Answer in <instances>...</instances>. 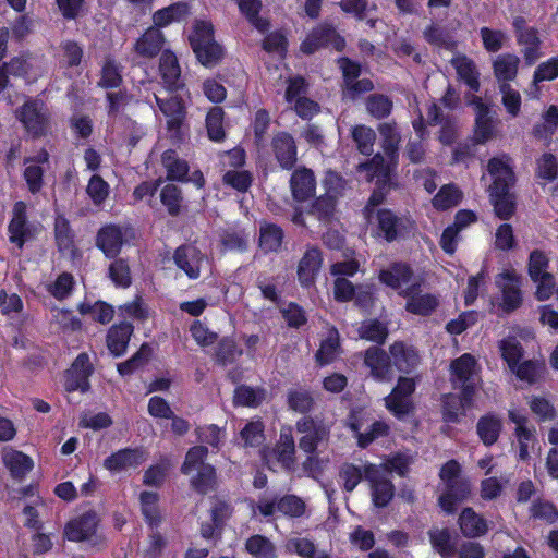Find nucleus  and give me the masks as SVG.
Wrapping results in <instances>:
<instances>
[{
  "label": "nucleus",
  "mask_w": 558,
  "mask_h": 558,
  "mask_svg": "<svg viewBox=\"0 0 558 558\" xmlns=\"http://www.w3.org/2000/svg\"><path fill=\"white\" fill-rule=\"evenodd\" d=\"M383 137V148L387 155V159L384 158V165H390V169L395 167V153L399 143V135L396 129L389 124H383L379 129Z\"/></svg>",
  "instance_id": "5fc2aeb1"
},
{
  "label": "nucleus",
  "mask_w": 558,
  "mask_h": 558,
  "mask_svg": "<svg viewBox=\"0 0 558 558\" xmlns=\"http://www.w3.org/2000/svg\"><path fill=\"white\" fill-rule=\"evenodd\" d=\"M517 43L521 46V53L527 65H533L543 56L542 40L536 28L519 35Z\"/></svg>",
  "instance_id": "e433bc0d"
},
{
  "label": "nucleus",
  "mask_w": 558,
  "mask_h": 558,
  "mask_svg": "<svg viewBox=\"0 0 558 558\" xmlns=\"http://www.w3.org/2000/svg\"><path fill=\"white\" fill-rule=\"evenodd\" d=\"M378 277L381 283L398 290L401 295H408L409 290H413L417 286V279L410 267L404 264H395L381 270Z\"/></svg>",
  "instance_id": "f8f14e48"
},
{
  "label": "nucleus",
  "mask_w": 558,
  "mask_h": 558,
  "mask_svg": "<svg viewBox=\"0 0 558 558\" xmlns=\"http://www.w3.org/2000/svg\"><path fill=\"white\" fill-rule=\"evenodd\" d=\"M223 110L219 107H214L209 110L206 117L207 133L210 140L220 142L225 137L222 125Z\"/></svg>",
  "instance_id": "bf43d9fd"
},
{
  "label": "nucleus",
  "mask_w": 558,
  "mask_h": 558,
  "mask_svg": "<svg viewBox=\"0 0 558 558\" xmlns=\"http://www.w3.org/2000/svg\"><path fill=\"white\" fill-rule=\"evenodd\" d=\"M165 38L157 27H149L136 41L135 50L144 58L155 57L162 48Z\"/></svg>",
  "instance_id": "c9c22d12"
},
{
  "label": "nucleus",
  "mask_w": 558,
  "mask_h": 558,
  "mask_svg": "<svg viewBox=\"0 0 558 558\" xmlns=\"http://www.w3.org/2000/svg\"><path fill=\"white\" fill-rule=\"evenodd\" d=\"M462 192L453 184L444 185L433 198L435 208L446 210L460 203Z\"/></svg>",
  "instance_id": "603ef678"
},
{
  "label": "nucleus",
  "mask_w": 558,
  "mask_h": 558,
  "mask_svg": "<svg viewBox=\"0 0 558 558\" xmlns=\"http://www.w3.org/2000/svg\"><path fill=\"white\" fill-rule=\"evenodd\" d=\"M19 119L35 136L44 134L48 126V111L39 100L26 101L19 111Z\"/></svg>",
  "instance_id": "ddd939ff"
},
{
  "label": "nucleus",
  "mask_w": 558,
  "mask_h": 558,
  "mask_svg": "<svg viewBox=\"0 0 558 558\" xmlns=\"http://www.w3.org/2000/svg\"><path fill=\"white\" fill-rule=\"evenodd\" d=\"M93 372V365L87 354H80L65 374L64 386L69 391H87L89 388L88 377Z\"/></svg>",
  "instance_id": "a211bd4d"
},
{
  "label": "nucleus",
  "mask_w": 558,
  "mask_h": 558,
  "mask_svg": "<svg viewBox=\"0 0 558 558\" xmlns=\"http://www.w3.org/2000/svg\"><path fill=\"white\" fill-rule=\"evenodd\" d=\"M2 462L14 478H23L34 466L31 457L12 448L3 449Z\"/></svg>",
  "instance_id": "7c9ffc66"
},
{
  "label": "nucleus",
  "mask_w": 558,
  "mask_h": 558,
  "mask_svg": "<svg viewBox=\"0 0 558 558\" xmlns=\"http://www.w3.org/2000/svg\"><path fill=\"white\" fill-rule=\"evenodd\" d=\"M329 45L337 51H340L344 47V40L331 27L322 25L306 36L301 44V50L304 53H313L320 47Z\"/></svg>",
  "instance_id": "2eb2a0df"
},
{
  "label": "nucleus",
  "mask_w": 558,
  "mask_h": 558,
  "mask_svg": "<svg viewBox=\"0 0 558 558\" xmlns=\"http://www.w3.org/2000/svg\"><path fill=\"white\" fill-rule=\"evenodd\" d=\"M48 161V154L46 151H41L36 160L26 159V168L24 170V179L27 183L28 190L32 193H36L40 190L43 183V173L44 170L39 163H45Z\"/></svg>",
  "instance_id": "37998d69"
},
{
  "label": "nucleus",
  "mask_w": 558,
  "mask_h": 558,
  "mask_svg": "<svg viewBox=\"0 0 558 558\" xmlns=\"http://www.w3.org/2000/svg\"><path fill=\"white\" fill-rule=\"evenodd\" d=\"M359 335L368 341L383 343L387 338L388 331L386 326L378 320H367L360 327Z\"/></svg>",
  "instance_id": "774afa93"
},
{
  "label": "nucleus",
  "mask_w": 558,
  "mask_h": 558,
  "mask_svg": "<svg viewBox=\"0 0 558 558\" xmlns=\"http://www.w3.org/2000/svg\"><path fill=\"white\" fill-rule=\"evenodd\" d=\"M499 351L502 359L511 371H514L517 364L522 357V348L514 337H507L499 342Z\"/></svg>",
  "instance_id": "4d7b16f0"
},
{
  "label": "nucleus",
  "mask_w": 558,
  "mask_h": 558,
  "mask_svg": "<svg viewBox=\"0 0 558 558\" xmlns=\"http://www.w3.org/2000/svg\"><path fill=\"white\" fill-rule=\"evenodd\" d=\"M282 230L270 223L260 227L259 245L265 252L277 251L282 243Z\"/></svg>",
  "instance_id": "6e6d98bb"
},
{
  "label": "nucleus",
  "mask_w": 558,
  "mask_h": 558,
  "mask_svg": "<svg viewBox=\"0 0 558 558\" xmlns=\"http://www.w3.org/2000/svg\"><path fill=\"white\" fill-rule=\"evenodd\" d=\"M502 427L501 418L494 414H487L477 423V434L486 446L495 444Z\"/></svg>",
  "instance_id": "a18cd8bd"
},
{
  "label": "nucleus",
  "mask_w": 558,
  "mask_h": 558,
  "mask_svg": "<svg viewBox=\"0 0 558 558\" xmlns=\"http://www.w3.org/2000/svg\"><path fill=\"white\" fill-rule=\"evenodd\" d=\"M480 36L483 43V47L488 52H497L504 48L508 40V35L501 29H494L489 27H482L480 29Z\"/></svg>",
  "instance_id": "13d9d810"
},
{
  "label": "nucleus",
  "mask_w": 558,
  "mask_h": 558,
  "mask_svg": "<svg viewBox=\"0 0 558 558\" xmlns=\"http://www.w3.org/2000/svg\"><path fill=\"white\" fill-rule=\"evenodd\" d=\"M133 333V326L129 323L113 325L107 333V347L114 356L125 353L130 338Z\"/></svg>",
  "instance_id": "473e14b6"
},
{
  "label": "nucleus",
  "mask_w": 558,
  "mask_h": 558,
  "mask_svg": "<svg viewBox=\"0 0 558 558\" xmlns=\"http://www.w3.org/2000/svg\"><path fill=\"white\" fill-rule=\"evenodd\" d=\"M365 477L372 483L373 502L376 507H385L393 496V487L389 480L381 476V470L374 464L364 469Z\"/></svg>",
  "instance_id": "aec40b11"
},
{
  "label": "nucleus",
  "mask_w": 558,
  "mask_h": 558,
  "mask_svg": "<svg viewBox=\"0 0 558 558\" xmlns=\"http://www.w3.org/2000/svg\"><path fill=\"white\" fill-rule=\"evenodd\" d=\"M365 365L371 375L378 381H389L393 377L391 355H387L381 349L373 347L365 352Z\"/></svg>",
  "instance_id": "6ab92c4d"
},
{
  "label": "nucleus",
  "mask_w": 558,
  "mask_h": 558,
  "mask_svg": "<svg viewBox=\"0 0 558 558\" xmlns=\"http://www.w3.org/2000/svg\"><path fill=\"white\" fill-rule=\"evenodd\" d=\"M487 171L493 179L489 190L510 189L513 184L514 175L510 158L506 155L494 157L488 161Z\"/></svg>",
  "instance_id": "4be33fe9"
},
{
  "label": "nucleus",
  "mask_w": 558,
  "mask_h": 558,
  "mask_svg": "<svg viewBox=\"0 0 558 558\" xmlns=\"http://www.w3.org/2000/svg\"><path fill=\"white\" fill-rule=\"evenodd\" d=\"M416 380L411 377H399L397 385L384 399L386 409L401 420L414 410L411 396L415 391Z\"/></svg>",
  "instance_id": "39448f33"
},
{
  "label": "nucleus",
  "mask_w": 558,
  "mask_h": 558,
  "mask_svg": "<svg viewBox=\"0 0 558 558\" xmlns=\"http://www.w3.org/2000/svg\"><path fill=\"white\" fill-rule=\"evenodd\" d=\"M509 418L517 425L515 437L519 442V458L526 460L529 458V448L534 441V432L526 427V417L521 412L509 410Z\"/></svg>",
  "instance_id": "2f4dec72"
},
{
  "label": "nucleus",
  "mask_w": 558,
  "mask_h": 558,
  "mask_svg": "<svg viewBox=\"0 0 558 558\" xmlns=\"http://www.w3.org/2000/svg\"><path fill=\"white\" fill-rule=\"evenodd\" d=\"M549 258L544 251L534 250L529 257L527 271L531 279H535L550 272L547 270Z\"/></svg>",
  "instance_id": "69168bd1"
},
{
  "label": "nucleus",
  "mask_w": 558,
  "mask_h": 558,
  "mask_svg": "<svg viewBox=\"0 0 558 558\" xmlns=\"http://www.w3.org/2000/svg\"><path fill=\"white\" fill-rule=\"evenodd\" d=\"M473 392L470 391L469 397L465 398L462 391V397L456 395H448L444 400V418L446 422H458L459 416L464 412L465 408L470 405Z\"/></svg>",
  "instance_id": "09e8293b"
},
{
  "label": "nucleus",
  "mask_w": 558,
  "mask_h": 558,
  "mask_svg": "<svg viewBox=\"0 0 558 558\" xmlns=\"http://www.w3.org/2000/svg\"><path fill=\"white\" fill-rule=\"evenodd\" d=\"M256 508L264 517H269L276 512H280L290 518H299L305 513L306 504L295 495H288L280 498L278 501L260 499Z\"/></svg>",
  "instance_id": "9b49d317"
},
{
  "label": "nucleus",
  "mask_w": 558,
  "mask_h": 558,
  "mask_svg": "<svg viewBox=\"0 0 558 558\" xmlns=\"http://www.w3.org/2000/svg\"><path fill=\"white\" fill-rule=\"evenodd\" d=\"M98 519L94 512H86L66 523L64 536L71 542H83L90 538L97 529Z\"/></svg>",
  "instance_id": "412c9836"
},
{
  "label": "nucleus",
  "mask_w": 558,
  "mask_h": 558,
  "mask_svg": "<svg viewBox=\"0 0 558 558\" xmlns=\"http://www.w3.org/2000/svg\"><path fill=\"white\" fill-rule=\"evenodd\" d=\"M160 73L167 88L177 89L180 86L179 80L181 71L177 57L172 52L165 51L162 53L160 59Z\"/></svg>",
  "instance_id": "49530a36"
},
{
  "label": "nucleus",
  "mask_w": 558,
  "mask_h": 558,
  "mask_svg": "<svg viewBox=\"0 0 558 558\" xmlns=\"http://www.w3.org/2000/svg\"><path fill=\"white\" fill-rule=\"evenodd\" d=\"M520 58L514 53H501L493 60L494 75L499 83L508 84L518 75Z\"/></svg>",
  "instance_id": "c756f323"
},
{
  "label": "nucleus",
  "mask_w": 558,
  "mask_h": 558,
  "mask_svg": "<svg viewBox=\"0 0 558 558\" xmlns=\"http://www.w3.org/2000/svg\"><path fill=\"white\" fill-rule=\"evenodd\" d=\"M190 43L197 60L206 68H213L223 57L222 47L214 38L213 25L196 21L190 35Z\"/></svg>",
  "instance_id": "7ed1b4c3"
},
{
  "label": "nucleus",
  "mask_w": 558,
  "mask_h": 558,
  "mask_svg": "<svg viewBox=\"0 0 558 558\" xmlns=\"http://www.w3.org/2000/svg\"><path fill=\"white\" fill-rule=\"evenodd\" d=\"M392 367L401 373H410L420 363L417 352L403 342H395L390 347Z\"/></svg>",
  "instance_id": "c85d7f7f"
},
{
  "label": "nucleus",
  "mask_w": 558,
  "mask_h": 558,
  "mask_svg": "<svg viewBox=\"0 0 558 558\" xmlns=\"http://www.w3.org/2000/svg\"><path fill=\"white\" fill-rule=\"evenodd\" d=\"M244 446L255 447L264 441V425L260 421L248 422L240 432Z\"/></svg>",
  "instance_id": "338daca9"
},
{
  "label": "nucleus",
  "mask_w": 558,
  "mask_h": 558,
  "mask_svg": "<svg viewBox=\"0 0 558 558\" xmlns=\"http://www.w3.org/2000/svg\"><path fill=\"white\" fill-rule=\"evenodd\" d=\"M488 191L496 216L504 220L509 219L515 209L514 196L509 192V189Z\"/></svg>",
  "instance_id": "a19ab883"
},
{
  "label": "nucleus",
  "mask_w": 558,
  "mask_h": 558,
  "mask_svg": "<svg viewBox=\"0 0 558 558\" xmlns=\"http://www.w3.org/2000/svg\"><path fill=\"white\" fill-rule=\"evenodd\" d=\"M162 165L167 169L168 179L170 180L182 181L189 171L187 163L180 160L173 150H167L162 154Z\"/></svg>",
  "instance_id": "864d4df0"
},
{
  "label": "nucleus",
  "mask_w": 558,
  "mask_h": 558,
  "mask_svg": "<svg viewBox=\"0 0 558 558\" xmlns=\"http://www.w3.org/2000/svg\"><path fill=\"white\" fill-rule=\"evenodd\" d=\"M367 422L368 415L362 409L353 410L349 417V426L355 433L357 444L362 448H365L375 439L387 435L389 430L388 425L380 421L374 422L367 429L362 430Z\"/></svg>",
  "instance_id": "1a4fd4ad"
},
{
  "label": "nucleus",
  "mask_w": 558,
  "mask_h": 558,
  "mask_svg": "<svg viewBox=\"0 0 558 558\" xmlns=\"http://www.w3.org/2000/svg\"><path fill=\"white\" fill-rule=\"evenodd\" d=\"M263 459L269 469L292 470L295 465V445L291 427H282L276 447L264 451Z\"/></svg>",
  "instance_id": "423d86ee"
},
{
  "label": "nucleus",
  "mask_w": 558,
  "mask_h": 558,
  "mask_svg": "<svg viewBox=\"0 0 558 558\" xmlns=\"http://www.w3.org/2000/svg\"><path fill=\"white\" fill-rule=\"evenodd\" d=\"M189 13L190 5L187 2H177L156 11L153 21L157 28L166 27L172 23L181 22Z\"/></svg>",
  "instance_id": "58836bf2"
},
{
  "label": "nucleus",
  "mask_w": 558,
  "mask_h": 558,
  "mask_svg": "<svg viewBox=\"0 0 558 558\" xmlns=\"http://www.w3.org/2000/svg\"><path fill=\"white\" fill-rule=\"evenodd\" d=\"M478 365L473 355L465 353L453 360L450 364L451 381L454 387L463 390L465 398L470 391L474 392L478 385Z\"/></svg>",
  "instance_id": "6e6552de"
},
{
  "label": "nucleus",
  "mask_w": 558,
  "mask_h": 558,
  "mask_svg": "<svg viewBox=\"0 0 558 558\" xmlns=\"http://www.w3.org/2000/svg\"><path fill=\"white\" fill-rule=\"evenodd\" d=\"M158 498V494L154 492H143L140 495L142 513L150 526H157L161 521Z\"/></svg>",
  "instance_id": "8fccbe9b"
},
{
  "label": "nucleus",
  "mask_w": 558,
  "mask_h": 558,
  "mask_svg": "<svg viewBox=\"0 0 558 558\" xmlns=\"http://www.w3.org/2000/svg\"><path fill=\"white\" fill-rule=\"evenodd\" d=\"M495 284L500 292L498 307L506 313L517 310L522 302L521 278L513 269H506L495 278Z\"/></svg>",
  "instance_id": "0eeeda50"
},
{
  "label": "nucleus",
  "mask_w": 558,
  "mask_h": 558,
  "mask_svg": "<svg viewBox=\"0 0 558 558\" xmlns=\"http://www.w3.org/2000/svg\"><path fill=\"white\" fill-rule=\"evenodd\" d=\"M175 265L190 279H197L202 271L209 270L208 258L194 245H183L174 253Z\"/></svg>",
  "instance_id": "9d476101"
},
{
  "label": "nucleus",
  "mask_w": 558,
  "mask_h": 558,
  "mask_svg": "<svg viewBox=\"0 0 558 558\" xmlns=\"http://www.w3.org/2000/svg\"><path fill=\"white\" fill-rule=\"evenodd\" d=\"M296 430L303 434L299 446L306 453H314L319 442L328 436V430L323 424L307 417L296 423Z\"/></svg>",
  "instance_id": "f3484780"
},
{
  "label": "nucleus",
  "mask_w": 558,
  "mask_h": 558,
  "mask_svg": "<svg viewBox=\"0 0 558 558\" xmlns=\"http://www.w3.org/2000/svg\"><path fill=\"white\" fill-rule=\"evenodd\" d=\"M26 231V205L23 202H17L9 225L10 241L21 248L25 242Z\"/></svg>",
  "instance_id": "ea45409f"
},
{
  "label": "nucleus",
  "mask_w": 558,
  "mask_h": 558,
  "mask_svg": "<svg viewBox=\"0 0 558 558\" xmlns=\"http://www.w3.org/2000/svg\"><path fill=\"white\" fill-rule=\"evenodd\" d=\"M432 547L442 558H451L456 551V543L447 529H432L428 532Z\"/></svg>",
  "instance_id": "c03bdc74"
},
{
  "label": "nucleus",
  "mask_w": 558,
  "mask_h": 558,
  "mask_svg": "<svg viewBox=\"0 0 558 558\" xmlns=\"http://www.w3.org/2000/svg\"><path fill=\"white\" fill-rule=\"evenodd\" d=\"M339 353V335L336 329H331L327 338L320 343V348L316 353V361L319 365L324 366L332 363Z\"/></svg>",
  "instance_id": "de8ad7c7"
},
{
  "label": "nucleus",
  "mask_w": 558,
  "mask_h": 558,
  "mask_svg": "<svg viewBox=\"0 0 558 558\" xmlns=\"http://www.w3.org/2000/svg\"><path fill=\"white\" fill-rule=\"evenodd\" d=\"M368 223L377 225L387 241H393L398 236L400 220L388 209L376 210L373 221Z\"/></svg>",
  "instance_id": "79ce46f5"
},
{
  "label": "nucleus",
  "mask_w": 558,
  "mask_h": 558,
  "mask_svg": "<svg viewBox=\"0 0 558 558\" xmlns=\"http://www.w3.org/2000/svg\"><path fill=\"white\" fill-rule=\"evenodd\" d=\"M242 14L259 31H265L267 22L258 16L260 2L258 0H234Z\"/></svg>",
  "instance_id": "052dcab7"
},
{
  "label": "nucleus",
  "mask_w": 558,
  "mask_h": 558,
  "mask_svg": "<svg viewBox=\"0 0 558 558\" xmlns=\"http://www.w3.org/2000/svg\"><path fill=\"white\" fill-rule=\"evenodd\" d=\"M420 282L413 290H409L405 310L414 315H429L439 304V300L432 293H422L418 291Z\"/></svg>",
  "instance_id": "cd10ccee"
},
{
  "label": "nucleus",
  "mask_w": 558,
  "mask_h": 558,
  "mask_svg": "<svg viewBox=\"0 0 558 558\" xmlns=\"http://www.w3.org/2000/svg\"><path fill=\"white\" fill-rule=\"evenodd\" d=\"M274 155L282 168L290 169L296 161V146L293 137L287 132H280L272 138Z\"/></svg>",
  "instance_id": "393cba45"
},
{
  "label": "nucleus",
  "mask_w": 558,
  "mask_h": 558,
  "mask_svg": "<svg viewBox=\"0 0 558 558\" xmlns=\"http://www.w3.org/2000/svg\"><path fill=\"white\" fill-rule=\"evenodd\" d=\"M451 64L456 69L459 78L471 90L477 92L480 89L478 71L470 58L464 54H458L451 59Z\"/></svg>",
  "instance_id": "4c0bfd02"
},
{
  "label": "nucleus",
  "mask_w": 558,
  "mask_h": 558,
  "mask_svg": "<svg viewBox=\"0 0 558 558\" xmlns=\"http://www.w3.org/2000/svg\"><path fill=\"white\" fill-rule=\"evenodd\" d=\"M459 525L462 534L470 538L484 535L488 531L487 522L472 508H464L459 517Z\"/></svg>",
  "instance_id": "f704fd0d"
},
{
  "label": "nucleus",
  "mask_w": 558,
  "mask_h": 558,
  "mask_svg": "<svg viewBox=\"0 0 558 558\" xmlns=\"http://www.w3.org/2000/svg\"><path fill=\"white\" fill-rule=\"evenodd\" d=\"M468 102L473 107L475 113L474 137L477 143L489 141L495 134V125L489 116L490 108L481 97L472 95Z\"/></svg>",
  "instance_id": "4468645a"
},
{
  "label": "nucleus",
  "mask_w": 558,
  "mask_h": 558,
  "mask_svg": "<svg viewBox=\"0 0 558 558\" xmlns=\"http://www.w3.org/2000/svg\"><path fill=\"white\" fill-rule=\"evenodd\" d=\"M291 190L295 199L305 201L313 196L315 192V179L310 169H298L293 172L291 180Z\"/></svg>",
  "instance_id": "72a5a7b5"
},
{
  "label": "nucleus",
  "mask_w": 558,
  "mask_h": 558,
  "mask_svg": "<svg viewBox=\"0 0 558 558\" xmlns=\"http://www.w3.org/2000/svg\"><path fill=\"white\" fill-rule=\"evenodd\" d=\"M247 551L256 558H274L275 546L266 537L262 535L252 536L246 542Z\"/></svg>",
  "instance_id": "680f3d73"
},
{
  "label": "nucleus",
  "mask_w": 558,
  "mask_h": 558,
  "mask_svg": "<svg viewBox=\"0 0 558 558\" xmlns=\"http://www.w3.org/2000/svg\"><path fill=\"white\" fill-rule=\"evenodd\" d=\"M558 128V106L550 105L542 114V122L534 126V134L538 138H549Z\"/></svg>",
  "instance_id": "3c124183"
},
{
  "label": "nucleus",
  "mask_w": 558,
  "mask_h": 558,
  "mask_svg": "<svg viewBox=\"0 0 558 558\" xmlns=\"http://www.w3.org/2000/svg\"><path fill=\"white\" fill-rule=\"evenodd\" d=\"M359 171L365 173L368 181H376V189L371 195L367 205L364 208V216L367 222L373 221V216L378 206L385 199V196L391 185V171L390 165H384V157L375 155L369 162L361 163Z\"/></svg>",
  "instance_id": "f03ea898"
},
{
  "label": "nucleus",
  "mask_w": 558,
  "mask_h": 558,
  "mask_svg": "<svg viewBox=\"0 0 558 558\" xmlns=\"http://www.w3.org/2000/svg\"><path fill=\"white\" fill-rule=\"evenodd\" d=\"M501 94V102L506 111L512 117H518L521 111V95L518 90L513 89L509 84H501L499 86Z\"/></svg>",
  "instance_id": "e2e57ef3"
},
{
  "label": "nucleus",
  "mask_w": 558,
  "mask_h": 558,
  "mask_svg": "<svg viewBox=\"0 0 558 558\" xmlns=\"http://www.w3.org/2000/svg\"><path fill=\"white\" fill-rule=\"evenodd\" d=\"M558 77V54L539 63L534 71L532 83L536 87L545 81H554Z\"/></svg>",
  "instance_id": "0e129e2a"
},
{
  "label": "nucleus",
  "mask_w": 558,
  "mask_h": 558,
  "mask_svg": "<svg viewBox=\"0 0 558 558\" xmlns=\"http://www.w3.org/2000/svg\"><path fill=\"white\" fill-rule=\"evenodd\" d=\"M207 456V449L203 446H196L189 450L185 461L182 465V472L186 475H192V485L201 493H206L211 489L216 482L215 469L204 463Z\"/></svg>",
  "instance_id": "20e7f679"
},
{
  "label": "nucleus",
  "mask_w": 558,
  "mask_h": 558,
  "mask_svg": "<svg viewBox=\"0 0 558 558\" xmlns=\"http://www.w3.org/2000/svg\"><path fill=\"white\" fill-rule=\"evenodd\" d=\"M323 185L325 195L316 201L315 210L320 217L327 218L333 213L335 201L341 194L343 181L336 172L329 171L325 175Z\"/></svg>",
  "instance_id": "dca6fc26"
},
{
  "label": "nucleus",
  "mask_w": 558,
  "mask_h": 558,
  "mask_svg": "<svg viewBox=\"0 0 558 558\" xmlns=\"http://www.w3.org/2000/svg\"><path fill=\"white\" fill-rule=\"evenodd\" d=\"M96 244L108 258L116 257L123 244L122 229L114 225L102 227L98 231Z\"/></svg>",
  "instance_id": "bb28decb"
},
{
  "label": "nucleus",
  "mask_w": 558,
  "mask_h": 558,
  "mask_svg": "<svg viewBox=\"0 0 558 558\" xmlns=\"http://www.w3.org/2000/svg\"><path fill=\"white\" fill-rule=\"evenodd\" d=\"M160 111L167 119V125L171 129H178L185 118V107L182 99L174 94H169L162 98L155 95Z\"/></svg>",
  "instance_id": "a878e982"
},
{
  "label": "nucleus",
  "mask_w": 558,
  "mask_h": 558,
  "mask_svg": "<svg viewBox=\"0 0 558 558\" xmlns=\"http://www.w3.org/2000/svg\"><path fill=\"white\" fill-rule=\"evenodd\" d=\"M322 254L316 247H310L298 266V279L302 287L314 284L322 266Z\"/></svg>",
  "instance_id": "b1692460"
},
{
  "label": "nucleus",
  "mask_w": 558,
  "mask_h": 558,
  "mask_svg": "<svg viewBox=\"0 0 558 558\" xmlns=\"http://www.w3.org/2000/svg\"><path fill=\"white\" fill-rule=\"evenodd\" d=\"M144 460L143 451L138 449H122L105 459L104 466L111 473H120L138 466Z\"/></svg>",
  "instance_id": "5701e85b"
},
{
  "label": "nucleus",
  "mask_w": 558,
  "mask_h": 558,
  "mask_svg": "<svg viewBox=\"0 0 558 558\" xmlns=\"http://www.w3.org/2000/svg\"><path fill=\"white\" fill-rule=\"evenodd\" d=\"M461 466L450 460L440 469V487L438 505L446 513H453L457 505L464 501L471 494V484L460 476Z\"/></svg>",
  "instance_id": "f257e3e1"
}]
</instances>
